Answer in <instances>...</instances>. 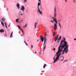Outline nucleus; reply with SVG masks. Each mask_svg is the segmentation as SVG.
Listing matches in <instances>:
<instances>
[{
    "label": "nucleus",
    "instance_id": "f257e3e1",
    "mask_svg": "<svg viewBox=\"0 0 76 76\" xmlns=\"http://www.w3.org/2000/svg\"><path fill=\"white\" fill-rule=\"evenodd\" d=\"M68 44V43H67V42L64 40H63L61 41L60 44V45H62V48H64L65 46H69V45H67Z\"/></svg>",
    "mask_w": 76,
    "mask_h": 76
},
{
    "label": "nucleus",
    "instance_id": "f03ea898",
    "mask_svg": "<svg viewBox=\"0 0 76 76\" xmlns=\"http://www.w3.org/2000/svg\"><path fill=\"white\" fill-rule=\"evenodd\" d=\"M69 46H65V48H64V50H62V49H63L64 48H62V45H61L58 48H59V50H60L61 51H63V52L64 53V52L66 51V49H68V48H69L68 47Z\"/></svg>",
    "mask_w": 76,
    "mask_h": 76
},
{
    "label": "nucleus",
    "instance_id": "7ed1b4c3",
    "mask_svg": "<svg viewBox=\"0 0 76 76\" xmlns=\"http://www.w3.org/2000/svg\"><path fill=\"white\" fill-rule=\"evenodd\" d=\"M54 18H53V21H54L55 23L57 24V20H56V19L55 18L56 17V16H57V15L56 14V7L54 8Z\"/></svg>",
    "mask_w": 76,
    "mask_h": 76
},
{
    "label": "nucleus",
    "instance_id": "20e7f679",
    "mask_svg": "<svg viewBox=\"0 0 76 76\" xmlns=\"http://www.w3.org/2000/svg\"><path fill=\"white\" fill-rule=\"evenodd\" d=\"M61 51L60 50V48H58V52L56 53V56H57V55L58 56H59V57H60V55H61Z\"/></svg>",
    "mask_w": 76,
    "mask_h": 76
},
{
    "label": "nucleus",
    "instance_id": "39448f33",
    "mask_svg": "<svg viewBox=\"0 0 76 76\" xmlns=\"http://www.w3.org/2000/svg\"><path fill=\"white\" fill-rule=\"evenodd\" d=\"M59 56L58 55H57V57L56 58V59H55L54 57L53 58V59L54 60V61L53 62V63H56V61H57V59H58V58H59Z\"/></svg>",
    "mask_w": 76,
    "mask_h": 76
},
{
    "label": "nucleus",
    "instance_id": "423d86ee",
    "mask_svg": "<svg viewBox=\"0 0 76 76\" xmlns=\"http://www.w3.org/2000/svg\"><path fill=\"white\" fill-rule=\"evenodd\" d=\"M57 24L55 23L54 24V29L55 31H56V30H57Z\"/></svg>",
    "mask_w": 76,
    "mask_h": 76
},
{
    "label": "nucleus",
    "instance_id": "0eeeda50",
    "mask_svg": "<svg viewBox=\"0 0 76 76\" xmlns=\"http://www.w3.org/2000/svg\"><path fill=\"white\" fill-rule=\"evenodd\" d=\"M44 38L42 37V36H40V40L42 41V42H44Z\"/></svg>",
    "mask_w": 76,
    "mask_h": 76
},
{
    "label": "nucleus",
    "instance_id": "6e6552de",
    "mask_svg": "<svg viewBox=\"0 0 76 76\" xmlns=\"http://www.w3.org/2000/svg\"><path fill=\"white\" fill-rule=\"evenodd\" d=\"M37 8L38 9V12H39L40 14H41V15H42V12L40 11V10H39V7H38Z\"/></svg>",
    "mask_w": 76,
    "mask_h": 76
},
{
    "label": "nucleus",
    "instance_id": "1a4fd4ad",
    "mask_svg": "<svg viewBox=\"0 0 76 76\" xmlns=\"http://www.w3.org/2000/svg\"><path fill=\"white\" fill-rule=\"evenodd\" d=\"M16 6L18 8V9H20V7H19L20 4H19L18 3L16 5Z\"/></svg>",
    "mask_w": 76,
    "mask_h": 76
},
{
    "label": "nucleus",
    "instance_id": "9d476101",
    "mask_svg": "<svg viewBox=\"0 0 76 76\" xmlns=\"http://www.w3.org/2000/svg\"><path fill=\"white\" fill-rule=\"evenodd\" d=\"M20 10H22L23 12H24V11L25 10V7H24V6L22 7V8H21Z\"/></svg>",
    "mask_w": 76,
    "mask_h": 76
},
{
    "label": "nucleus",
    "instance_id": "9b49d317",
    "mask_svg": "<svg viewBox=\"0 0 76 76\" xmlns=\"http://www.w3.org/2000/svg\"><path fill=\"white\" fill-rule=\"evenodd\" d=\"M38 23V22L35 23H34V28H37V25Z\"/></svg>",
    "mask_w": 76,
    "mask_h": 76
},
{
    "label": "nucleus",
    "instance_id": "f8f14e48",
    "mask_svg": "<svg viewBox=\"0 0 76 76\" xmlns=\"http://www.w3.org/2000/svg\"><path fill=\"white\" fill-rule=\"evenodd\" d=\"M44 42L43 45H44V44H45V43L46 42V41H47V39L45 38V37H44Z\"/></svg>",
    "mask_w": 76,
    "mask_h": 76
},
{
    "label": "nucleus",
    "instance_id": "ddd939ff",
    "mask_svg": "<svg viewBox=\"0 0 76 76\" xmlns=\"http://www.w3.org/2000/svg\"><path fill=\"white\" fill-rule=\"evenodd\" d=\"M59 36V35L58 34L57 35L56 37H55V39L57 40V39H58V36Z\"/></svg>",
    "mask_w": 76,
    "mask_h": 76
},
{
    "label": "nucleus",
    "instance_id": "4468645a",
    "mask_svg": "<svg viewBox=\"0 0 76 76\" xmlns=\"http://www.w3.org/2000/svg\"><path fill=\"white\" fill-rule=\"evenodd\" d=\"M13 35V32H11V33L10 36V38H12L13 37V35Z\"/></svg>",
    "mask_w": 76,
    "mask_h": 76
},
{
    "label": "nucleus",
    "instance_id": "2eb2a0df",
    "mask_svg": "<svg viewBox=\"0 0 76 76\" xmlns=\"http://www.w3.org/2000/svg\"><path fill=\"white\" fill-rule=\"evenodd\" d=\"M4 32V30H3V29H2L0 30V32L3 33V32Z\"/></svg>",
    "mask_w": 76,
    "mask_h": 76
},
{
    "label": "nucleus",
    "instance_id": "dca6fc26",
    "mask_svg": "<svg viewBox=\"0 0 76 76\" xmlns=\"http://www.w3.org/2000/svg\"><path fill=\"white\" fill-rule=\"evenodd\" d=\"M40 4H41V2H38V7H39V6H40Z\"/></svg>",
    "mask_w": 76,
    "mask_h": 76
},
{
    "label": "nucleus",
    "instance_id": "f3484780",
    "mask_svg": "<svg viewBox=\"0 0 76 76\" xmlns=\"http://www.w3.org/2000/svg\"><path fill=\"white\" fill-rule=\"evenodd\" d=\"M18 27V28H19L21 30V31H22V29L20 27V26H17Z\"/></svg>",
    "mask_w": 76,
    "mask_h": 76
},
{
    "label": "nucleus",
    "instance_id": "a211bd4d",
    "mask_svg": "<svg viewBox=\"0 0 76 76\" xmlns=\"http://www.w3.org/2000/svg\"><path fill=\"white\" fill-rule=\"evenodd\" d=\"M46 45H45V47H44L43 49V51H44V50H45V48H46Z\"/></svg>",
    "mask_w": 76,
    "mask_h": 76
},
{
    "label": "nucleus",
    "instance_id": "6ab92c4d",
    "mask_svg": "<svg viewBox=\"0 0 76 76\" xmlns=\"http://www.w3.org/2000/svg\"><path fill=\"white\" fill-rule=\"evenodd\" d=\"M19 20V19H16V22H17V23H18V20Z\"/></svg>",
    "mask_w": 76,
    "mask_h": 76
},
{
    "label": "nucleus",
    "instance_id": "aec40b11",
    "mask_svg": "<svg viewBox=\"0 0 76 76\" xmlns=\"http://www.w3.org/2000/svg\"><path fill=\"white\" fill-rule=\"evenodd\" d=\"M46 64H45L44 65V66L43 67V69H45V66H46Z\"/></svg>",
    "mask_w": 76,
    "mask_h": 76
},
{
    "label": "nucleus",
    "instance_id": "412c9836",
    "mask_svg": "<svg viewBox=\"0 0 76 76\" xmlns=\"http://www.w3.org/2000/svg\"><path fill=\"white\" fill-rule=\"evenodd\" d=\"M61 36H60L58 38V39L59 40H60L61 39Z\"/></svg>",
    "mask_w": 76,
    "mask_h": 76
},
{
    "label": "nucleus",
    "instance_id": "4be33fe9",
    "mask_svg": "<svg viewBox=\"0 0 76 76\" xmlns=\"http://www.w3.org/2000/svg\"><path fill=\"white\" fill-rule=\"evenodd\" d=\"M63 58L62 59V60H61V61H63V60H64V57L63 56H61V57H62Z\"/></svg>",
    "mask_w": 76,
    "mask_h": 76
},
{
    "label": "nucleus",
    "instance_id": "5701e85b",
    "mask_svg": "<svg viewBox=\"0 0 76 76\" xmlns=\"http://www.w3.org/2000/svg\"><path fill=\"white\" fill-rule=\"evenodd\" d=\"M58 25L60 28H61V25H60V23H58Z\"/></svg>",
    "mask_w": 76,
    "mask_h": 76
},
{
    "label": "nucleus",
    "instance_id": "b1692460",
    "mask_svg": "<svg viewBox=\"0 0 76 76\" xmlns=\"http://www.w3.org/2000/svg\"><path fill=\"white\" fill-rule=\"evenodd\" d=\"M2 21H4L5 20V19H4V18H2L1 19Z\"/></svg>",
    "mask_w": 76,
    "mask_h": 76
},
{
    "label": "nucleus",
    "instance_id": "393cba45",
    "mask_svg": "<svg viewBox=\"0 0 76 76\" xmlns=\"http://www.w3.org/2000/svg\"><path fill=\"white\" fill-rule=\"evenodd\" d=\"M1 24L3 26H4V23H3V22H1Z\"/></svg>",
    "mask_w": 76,
    "mask_h": 76
},
{
    "label": "nucleus",
    "instance_id": "a878e982",
    "mask_svg": "<svg viewBox=\"0 0 76 76\" xmlns=\"http://www.w3.org/2000/svg\"><path fill=\"white\" fill-rule=\"evenodd\" d=\"M73 3H76V0H74L73 1Z\"/></svg>",
    "mask_w": 76,
    "mask_h": 76
},
{
    "label": "nucleus",
    "instance_id": "bb28decb",
    "mask_svg": "<svg viewBox=\"0 0 76 76\" xmlns=\"http://www.w3.org/2000/svg\"><path fill=\"white\" fill-rule=\"evenodd\" d=\"M60 40H58V39L57 40V42H58V43H59V42H60Z\"/></svg>",
    "mask_w": 76,
    "mask_h": 76
},
{
    "label": "nucleus",
    "instance_id": "cd10ccee",
    "mask_svg": "<svg viewBox=\"0 0 76 76\" xmlns=\"http://www.w3.org/2000/svg\"><path fill=\"white\" fill-rule=\"evenodd\" d=\"M24 3H26V2H27V0H24Z\"/></svg>",
    "mask_w": 76,
    "mask_h": 76
},
{
    "label": "nucleus",
    "instance_id": "c85d7f7f",
    "mask_svg": "<svg viewBox=\"0 0 76 76\" xmlns=\"http://www.w3.org/2000/svg\"><path fill=\"white\" fill-rule=\"evenodd\" d=\"M24 43H25L26 45H27V46H28V45L27 44H26V42H25V41H24Z\"/></svg>",
    "mask_w": 76,
    "mask_h": 76
},
{
    "label": "nucleus",
    "instance_id": "c756f323",
    "mask_svg": "<svg viewBox=\"0 0 76 76\" xmlns=\"http://www.w3.org/2000/svg\"><path fill=\"white\" fill-rule=\"evenodd\" d=\"M56 34L55 32H54V33L53 34V36H54Z\"/></svg>",
    "mask_w": 76,
    "mask_h": 76
},
{
    "label": "nucleus",
    "instance_id": "7c9ffc66",
    "mask_svg": "<svg viewBox=\"0 0 76 76\" xmlns=\"http://www.w3.org/2000/svg\"><path fill=\"white\" fill-rule=\"evenodd\" d=\"M27 26V24H26L25 26L23 27L24 28H26Z\"/></svg>",
    "mask_w": 76,
    "mask_h": 76
},
{
    "label": "nucleus",
    "instance_id": "2f4dec72",
    "mask_svg": "<svg viewBox=\"0 0 76 76\" xmlns=\"http://www.w3.org/2000/svg\"><path fill=\"white\" fill-rule=\"evenodd\" d=\"M63 39L64 40V41H66V38L64 37H63Z\"/></svg>",
    "mask_w": 76,
    "mask_h": 76
},
{
    "label": "nucleus",
    "instance_id": "473e14b6",
    "mask_svg": "<svg viewBox=\"0 0 76 76\" xmlns=\"http://www.w3.org/2000/svg\"><path fill=\"white\" fill-rule=\"evenodd\" d=\"M23 19L21 20H20L21 22H23Z\"/></svg>",
    "mask_w": 76,
    "mask_h": 76
},
{
    "label": "nucleus",
    "instance_id": "72a5a7b5",
    "mask_svg": "<svg viewBox=\"0 0 76 76\" xmlns=\"http://www.w3.org/2000/svg\"><path fill=\"white\" fill-rule=\"evenodd\" d=\"M66 52H68L69 51V50H68V49H66Z\"/></svg>",
    "mask_w": 76,
    "mask_h": 76
},
{
    "label": "nucleus",
    "instance_id": "f704fd0d",
    "mask_svg": "<svg viewBox=\"0 0 76 76\" xmlns=\"http://www.w3.org/2000/svg\"><path fill=\"white\" fill-rule=\"evenodd\" d=\"M31 48H33V45H31Z\"/></svg>",
    "mask_w": 76,
    "mask_h": 76
},
{
    "label": "nucleus",
    "instance_id": "c9c22d12",
    "mask_svg": "<svg viewBox=\"0 0 76 76\" xmlns=\"http://www.w3.org/2000/svg\"><path fill=\"white\" fill-rule=\"evenodd\" d=\"M50 22H52V23H54V22H53V21L52 20L50 21Z\"/></svg>",
    "mask_w": 76,
    "mask_h": 76
},
{
    "label": "nucleus",
    "instance_id": "e433bc0d",
    "mask_svg": "<svg viewBox=\"0 0 76 76\" xmlns=\"http://www.w3.org/2000/svg\"><path fill=\"white\" fill-rule=\"evenodd\" d=\"M65 53H66V54H67V52H66V51H65Z\"/></svg>",
    "mask_w": 76,
    "mask_h": 76
},
{
    "label": "nucleus",
    "instance_id": "4c0bfd02",
    "mask_svg": "<svg viewBox=\"0 0 76 76\" xmlns=\"http://www.w3.org/2000/svg\"><path fill=\"white\" fill-rule=\"evenodd\" d=\"M66 61H66V60H65V61H64V62H63V63H64V62H65Z\"/></svg>",
    "mask_w": 76,
    "mask_h": 76
},
{
    "label": "nucleus",
    "instance_id": "58836bf2",
    "mask_svg": "<svg viewBox=\"0 0 76 76\" xmlns=\"http://www.w3.org/2000/svg\"><path fill=\"white\" fill-rule=\"evenodd\" d=\"M40 9H42V8L41 7V6H40Z\"/></svg>",
    "mask_w": 76,
    "mask_h": 76
},
{
    "label": "nucleus",
    "instance_id": "ea45409f",
    "mask_svg": "<svg viewBox=\"0 0 76 76\" xmlns=\"http://www.w3.org/2000/svg\"><path fill=\"white\" fill-rule=\"evenodd\" d=\"M56 50V48H55L53 49V51H55Z\"/></svg>",
    "mask_w": 76,
    "mask_h": 76
},
{
    "label": "nucleus",
    "instance_id": "a19ab883",
    "mask_svg": "<svg viewBox=\"0 0 76 76\" xmlns=\"http://www.w3.org/2000/svg\"><path fill=\"white\" fill-rule=\"evenodd\" d=\"M5 26L6 27V28L7 29V26L6 25H5Z\"/></svg>",
    "mask_w": 76,
    "mask_h": 76
},
{
    "label": "nucleus",
    "instance_id": "79ce46f5",
    "mask_svg": "<svg viewBox=\"0 0 76 76\" xmlns=\"http://www.w3.org/2000/svg\"><path fill=\"white\" fill-rule=\"evenodd\" d=\"M22 31V33H23V30H21Z\"/></svg>",
    "mask_w": 76,
    "mask_h": 76
},
{
    "label": "nucleus",
    "instance_id": "37998d69",
    "mask_svg": "<svg viewBox=\"0 0 76 76\" xmlns=\"http://www.w3.org/2000/svg\"><path fill=\"white\" fill-rule=\"evenodd\" d=\"M56 41H57V39H55V42H56Z\"/></svg>",
    "mask_w": 76,
    "mask_h": 76
},
{
    "label": "nucleus",
    "instance_id": "c03bdc74",
    "mask_svg": "<svg viewBox=\"0 0 76 76\" xmlns=\"http://www.w3.org/2000/svg\"><path fill=\"white\" fill-rule=\"evenodd\" d=\"M74 41H76V38L75 39H74Z\"/></svg>",
    "mask_w": 76,
    "mask_h": 76
},
{
    "label": "nucleus",
    "instance_id": "a18cd8bd",
    "mask_svg": "<svg viewBox=\"0 0 76 76\" xmlns=\"http://www.w3.org/2000/svg\"><path fill=\"white\" fill-rule=\"evenodd\" d=\"M39 1V2H41V0H38Z\"/></svg>",
    "mask_w": 76,
    "mask_h": 76
},
{
    "label": "nucleus",
    "instance_id": "49530a36",
    "mask_svg": "<svg viewBox=\"0 0 76 76\" xmlns=\"http://www.w3.org/2000/svg\"><path fill=\"white\" fill-rule=\"evenodd\" d=\"M39 54H41V53L39 52Z\"/></svg>",
    "mask_w": 76,
    "mask_h": 76
},
{
    "label": "nucleus",
    "instance_id": "de8ad7c7",
    "mask_svg": "<svg viewBox=\"0 0 76 76\" xmlns=\"http://www.w3.org/2000/svg\"><path fill=\"white\" fill-rule=\"evenodd\" d=\"M37 42H38V41H39V39L37 40Z\"/></svg>",
    "mask_w": 76,
    "mask_h": 76
},
{
    "label": "nucleus",
    "instance_id": "09e8293b",
    "mask_svg": "<svg viewBox=\"0 0 76 76\" xmlns=\"http://www.w3.org/2000/svg\"><path fill=\"white\" fill-rule=\"evenodd\" d=\"M20 15H21V16H22V15H23V14H20Z\"/></svg>",
    "mask_w": 76,
    "mask_h": 76
},
{
    "label": "nucleus",
    "instance_id": "8fccbe9b",
    "mask_svg": "<svg viewBox=\"0 0 76 76\" xmlns=\"http://www.w3.org/2000/svg\"><path fill=\"white\" fill-rule=\"evenodd\" d=\"M64 52H63L62 53V54H64Z\"/></svg>",
    "mask_w": 76,
    "mask_h": 76
},
{
    "label": "nucleus",
    "instance_id": "3c124183",
    "mask_svg": "<svg viewBox=\"0 0 76 76\" xmlns=\"http://www.w3.org/2000/svg\"><path fill=\"white\" fill-rule=\"evenodd\" d=\"M35 54H37V52H36V51H35Z\"/></svg>",
    "mask_w": 76,
    "mask_h": 76
},
{
    "label": "nucleus",
    "instance_id": "603ef678",
    "mask_svg": "<svg viewBox=\"0 0 76 76\" xmlns=\"http://www.w3.org/2000/svg\"><path fill=\"white\" fill-rule=\"evenodd\" d=\"M5 25H6V22H5Z\"/></svg>",
    "mask_w": 76,
    "mask_h": 76
},
{
    "label": "nucleus",
    "instance_id": "864d4df0",
    "mask_svg": "<svg viewBox=\"0 0 76 76\" xmlns=\"http://www.w3.org/2000/svg\"><path fill=\"white\" fill-rule=\"evenodd\" d=\"M65 1H66V2H67V0H65Z\"/></svg>",
    "mask_w": 76,
    "mask_h": 76
},
{
    "label": "nucleus",
    "instance_id": "5fc2aeb1",
    "mask_svg": "<svg viewBox=\"0 0 76 76\" xmlns=\"http://www.w3.org/2000/svg\"><path fill=\"white\" fill-rule=\"evenodd\" d=\"M26 11L27 12H28V10H26Z\"/></svg>",
    "mask_w": 76,
    "mask_h": 76
},
{
    "label": "nucleus",
    "instance_id": "6e6d98bb",
    "mask_svg": "<svg viewBox=\"0 0 76 76\" xmlns=\"http://www.w3.org/2000/svg\"><path fill=\"white\" fill-rule=\"evenodd\" d=\"M21 36H23V34L21 35Z\"/></svg>",
    "mask_w": 76,
    "mask_h": 76
},
{
    "label": "nucleus",
    "instance_id": "4d7b16f0",
    "mask_svg": "<svg viewBox=\"0 0 76 76\" xmlns=\"http://www.w3.org/2000/svg\"><path fill=\"white\" fill-rule=\"evenodd\" d=\"M10 26V25H9L8 26V27H9V26Z\"/></svg>",
    "mask_w": 76,
    "mask_h": 76
},
{
    "label": "nucleus",
    "instance_id": "13d9d810",
    "mask_svg": "<svg viewBox=\"0 0 76 76\" xmlns=\"http://www.w3.org/2000/svg\"><path fill=\"white\" fill-rule=\"evenodd\" d=\"M58 21H59V22H60V20H58Z\"/></svg>",
    "mask_w": 76,
    "mask_h": 76
},
{
    "label": "nucleus",
    "instance_id": "bf43d9fd",
    "mask_svg": "<svg viewBox=\"0 0 76 76\" xmlns=\"http://www.w3.org/2000/svg\"><path fill=\"white\" fill-rule=\"evenodd\" d=\"M27 41H29V40H28Z\"/></svg>",
    "mask_w": 76,
    "mask_h": 76
},
{
    "label": "nucleus",
    "instance_id": "052dcab7",
    "mask_svg": "<svg viewBox=\"0 0 76 76\" xmlns=\"http://www.w3.org/2000/svg\"><path fill=\"white\" fill-rule=\"evenodd\" d=\"M23 35H25V34H23Z\"/></svg>",
    "mask_w": 76,
    "mask_h": 76
},
{
    "label": "nucleus",
    "instance_id": "680f3d73",
    "mask_svg": "<svg viewBox=\"0 0 76 76\" xmlns=\"http://www.w3.org/2000/svg\"><path fill=\"white\" fill-rule=\"evenodd\" d=\"M33 53H34V52H33Z\"/></svg>",
    "mask_w": 76,
    "mask_h": 76
}]
</instances>
